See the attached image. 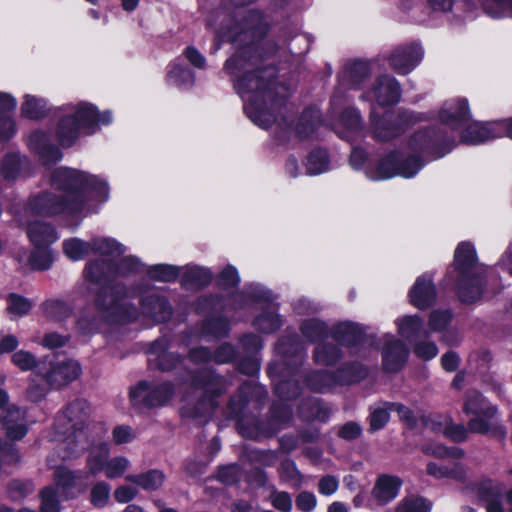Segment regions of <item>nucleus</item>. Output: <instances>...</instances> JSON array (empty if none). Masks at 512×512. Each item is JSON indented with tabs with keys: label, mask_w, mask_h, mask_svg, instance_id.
I'll return each mask as SVG.
<instances>
[{
	"label": "nucleus",
	"mask_w": 512,
	"mask_h": 512,
	"mask_svg": "<svg viewBox=\"0 0 512 512\" xmlns=\"http://www.w3.org/2000/svg\"><path fill=\"white\" fill-rule=\"evenodd\" d=\"M52 190L33 196L22 213L16 215L32 246L52 245L59 239L56 229L44 221H30L32 215L72 216L79 213L90 200L104 203L109 198V186L104 179L83 171L60 167L51 179Z\"/></svg>",
	"instance_id": "nucleus-1"
},
{
	"label": "nucleus",
	"mask_w": 512,
	"mask_h": 512,
	"mask_svg": "<svg viewBox=\"0 0 512 512\" xmlns=\"http://www.w3.org/2000/svg\"><path fill=\"white\" fill-rule=\"evenodd\" d=\"M252 63L237 54L226 61L225 69L235 79V88L244 102L247 117L256 125L268 128L274 123L275 117L270 108L276 107L285 99L290 89L273 79L275 69L265 68L251 71Z\"/></svg>",
	"instance_id": "nucleus-2"
},
{
	"label": "nucleus",
	"mask_w": 512,
	"mask_h": 512,
	"mask_svg": "<svg viewBox=\"0 0 512 512\" xmlns=\"http://www.w3.org/2000/svg\"><path fill=\"white\" fill-rule=\"evenodd\" d=\"M440 123L416 131L408 140L411 154L404 156L391 153L376 167L366 166L365 174L371 180H386L395 176L414 177L426 161L437 160L447 153V116L441 113Z\"/></svg>",
	"instance_id": "nucleus-3"
},
{
	"label": "nucleus",
	"mask_w": 512,
	"mask_h": 512,
	"mask_svg": "<svg viewBox=\"0 0 512 512\" xmlns=\"http://www.w3.org/2000/svg\"><path fill=\"white\" fill-rule=\"evenodd\" d=\"M91 252L101 259L89 262L84 269L85 279L92 284H107L117 275H127L143 268L134 256H123L125 248L111 238H95L90 241Z\"/></svg>",
	"instance_id": "nucleus-4"
},
{
	"label": "nucleus",
	"mask_w": 512,
	"mask_h": 512,
	"mask_svg": "<svg viewBox=\"0 0 512 512\" xmlns=\"http://www.w3.org/2000/svg\"><path fill=\"white\" fill-rule=\"evenodd\" d=\"M90 414V407L86 400L78 399L70 403L65 411L58 415L55 422L56 440L58 450L62 452V459H70L81 455L95 442L90 435L91 429L85 425Z\"/></svg>",
	"instance_id": "nucleus-5"
},
{
	"label": "nucleus",
	"mask_w": 512,
	"mask_h": 512,
	"mask_svg": "<svg viewBox=\"0 0 512 512\" xmlns=\"http://www.w3.org/2000/svg\"><path fill=\"white\" fill-rule=\"evenodd\" d=\"M61 111L56 137L63 147L72 146L82 133L94 134L113 119L111 111L101 113L95 105L84 101L64 105Z\"/></svg>",
	"instance_id": "nucleus-6"
},
{
	"label": "nucleus",
	"mask_w": 512,
	"mask_h": 512,
	"mask_svg": "<svg viewBox=\"0 0 512 512\" xmlns=\"http://www.w3.org/2000/svg\"><path fill=\"white\" fill-rule=\"evenodd\" d=\"M478 255L470 241L460 242L454 251L453 267L457 273L456 290L460 302L473 304L479 301L487 286L485 271L478 269Z\"/></svg>",
	"instance_id": "nucleus-7"
},
{
	"label": "nucleus",
	"mask_w": 512,
	"mask_h": 512,
	"mask_svg": "<svg viewBox=\"0 0 512 512\" xmlns=\"http://www.w3.org/2000/svg\"><path fill=\"white\" fill-rule=\"evenodd\" d=\"M462 410L469 417L468 428L471 433L489 435L498 440L506 438V427L502 423L494 421L499 413L497 405L492 404L482 393L468 391Z\"/></svg>",
	"instance_id": "nucleus-8"
},
{
	"label": "nucleus",
	"mask_w": 512,
	"mask_h": 512,
	"mask_svg": "<svg viewBox=\"0 0 512 512\" xmlns=\"http://www.w3.org/2000/svg\"><path fill=\"white\" fill-rule=\"evenodd\" d=\"M92 444L86 460L87 472L92 476L103 474L107 479L127 476L131 461L122 455L110 456V446L106 442Z\"/></svg>",
	"instance_id": "nucleus-9"
},
{
	"label": "nucleus",
	"mask_w": 512,
	"mask_h": 512,
	"mask_svg": "<svg viewBox=\"0 0 512 512\" xmlns=\"http://www.w3.org/2000/svg\"><path fill=\"white\" fill-rule=\"evenodd\" d=\"M362 339L363 335L358 325L350 322L340 323L335 327L331 341L327 339L317 346L315 360L320 364L332 365L340 357V351L334 345V342L346 346H355L360 345Z\"/></svg>",
	"instance_id": "nucleus-10"
},
{
	"label": "nucleus",
	"mask_w": 512,
	"mask_h": 512,
	"mask_svg": "<svg viewBox=\"0 0 512 512\" xmlns=\"http://www.w3.org/2000/svg\"><path fill=\"white\" fill-rule=\"evenodd\" d=\"M423 115L411 111L399 113L387 112L382 118L376 119L372 112L373 135L380 141L390 140L401 134L407 127L423 120Z\"/></svg>",
	"instance_id": "nucleus-11"
},
{
	"label": "nucleus",
	"mask_w": 512,
	"mask_h": 512,
	"mask_svg": "<svg viewBox=\"0 0 512 512\" xmlns=\"http://www.w3.org/2000/svg\"><path fill=\"white\" fill-rule=\"evenodd\" d=\"M448 439V425L441 424L439 430L434 435L427 436V443L423 447V451L442 461L437 463L430 461L427 464V474L435 479H442L447 476L448 468L445 458L448 456V448L446 447V440Z\"/></svg>",
	"instance_id": "nucleus-12"
},
{
	"label": "nucleus",
	"mask_w": 512,
	"mask_h": 512,
	"mask_svg": "<svg viewBox=\"0 0 512 512\" xmlns=\"http://www.w3.org/2000/svg\"><path fill=\"white\" fill-rule=\"evenodd\" d=\"M0 428L6 431L11 440H20L27 433L26 412L16 405L9 404L8 393L0 388Z\"/></svg>",
	"instance_id": "nucleus-13"
},
{
	"label": "nucleus",
	"mask_w": 512,
	"mask_h": 512,
	"mask_svg": "<svg viewBox=\"0 0 512 512\" xmlns=\"http://www.w3.org/2000/svg\"><path fill=\"white\" fill-rule=\"evenodd\" d=\"M496 139L494 120H472L459 133V140L450 137V152L462 144L465 146H479Z\"/></svg>",
	"instance_id": "nucleus-14"
},
{
	"label": "nucleus",
	"mask_w": 512,
	"mask_h": 512,
	"mask_svg": "<svg viewBox=\"0 0 512 512\" xmlns=\"http://www.w3.org/2000/svg\"><path fill=\"white\" fill-rule=\"evenodd\" d=\"M470 490L475 494L478 503L485 506L486 512H504V486L501 482L483 477L471 483Z\"/></svg>",
	"instance_id": "nucleus-15"
},
{
	"label": "nucleus",
	"mask_w": 512,
	"mask_h": 512,
	"mask_svg": "<svg viewBox=\"0 0 512 512\" xmlns=\"http://www.w3.org/2000/svg\"><path fill=\"white\" fill-rule=\"evenodd\" d=\"M172 394L173 389L169 383L150 386L146 382H141L131 389L130 398L135 406L158 407L164 405Z\"/></svg>",
	"instance_id": "nucleus-16"
},
{
	"label": "nucleus",
	"mask_w": 512,
	"mask_h": 512,
	"mask_svg": "<svg viewBox=\"0 0 512 512\" xmlns=\"http://www.w3.org/2000/svg\"><path fill=\"white\" fill-rule=\"evenodd\" d=\"M96 306L102 317L110 322L125 323L136 318L135 311L112 294H108L105 287L97 296Z\"/></svg>",
	"instance_id": "nucleus-17"
},
{
	"label": "nucleus",
	"mask_w": 512,
	"mask_h": 512,
	"mask_svg": "<svg viewBox=\"0 0 512 512\" xmlns=\"http://www.w3.org/2000/svg\"><path fill=\"white\" fill-rule=\"evenodd\" d=\"M370 101H375L380 106L395 104L400 98L399 83L390 75H383L376 79L372 89L363 95Z\"/></svg>",
	"instance_id": "nucleus-18"
},
{
	"label": "nucleus",
	"mask_w": 512,
	"mask_h": 512,
	"mask_svg": "<svg viewBox=\"0 0 512 512\" xmlns=\"http://www.w3.org/2000/svg\"><path fill=\"white\" fill-rule=\"evenodd\" d=\"M40 373L50 384L61 386L77 379L81 374V367L73 359H62L51 363L49 371L42 372L40 370Z\"/></svg>",
	"instance_id": "nucleus-19"
},
{
	"label": "nucleus",
	"mask_w": 512,
	"mask_h": 512,
	"mask_svg": "<svg viewBox=\"0 0 512 512\" xmlns=\"http://www.w3.org/2000/svg\"><path fill=\"white\" fill-rule=\"evenodd\" d=\"M436 298V288L432 277L428 274L419 276L409 291L410 303L421 310L432 306Z\"/></svg>",
	"instance_id": "nucleus-20"
},
{
	"label": "nucleus",
	"mask_w": 512,
	"mask_h": 512,
	"mask_svg": "<svg viewBox=\"0 0 512 512\" xmlns=\"http://www.w3.org/2000/svg\"><path fill=\"white\" fill-rule=\"evenodd\" d=\"M423 50L418 44L396 49L390 57L392 68L401 75L410 73L422 60Z\"/></svg>",
	"instance_id": "nucleus-21"
},
{
	"label": "nucleus",
	"mask_w": 512,
	"mask_h": 512,
	"mask_svg": "<svg viewBox=\"0 0 512 512\" xmlns=\"http://www.w3.org/2000/svg\"><path fill=\"white\" fill-rule=\"evenodd\" d=\"M57 489L61 490L65 499L75 498L86 490V485L80 483V474L65 467H58L54 473Z\"/></svg>",
	"instance_id": "nucleus-22"
},
{
	"label": "nucleus",
	"mask_w": 512,
	"mask_h": 512,
	"mask_svg": "<svg viewBox=\"0 0 512 512\" xmlns=\"http://www.w3.org/2000/svg\"><path fill=\"white\" fill-rule=\"evenodd\" d=\"M383 367L389 372L400 370L408 356V350L400 340L389 337L383 350Z\"/></svg>",
	"instance_id": "nucleus-23"
},
{
	"label": "nucleus",
	"mask_w": 512,
	"mask_h": 512,
	"mask_svg": "<svg viewBox=\"0 0 512 512\" xmlns=\"http://www.w3.org/2000/svg\"><path fill=\"white\" fill-rule=\"evenodd\" d=\"M401 485L399 477L381 475L374 485L372 496L380 505H385L397 497Z\"/></svg>",
	"instance_id": "nucleus-24"
},
{
	"label": "nucleus",
	"mask_w": 512,
	"mask_h": 512,
	"mask_svg": "<svg viewBox=\"0 0 512 512\" xmlns=\"http://www.w3.org/2000/svg\"><path fill=\"white\" fill-rule=\"evenodd\" d=\"M195 81L193 72L188 69L183 60L175 59L166 68V83L179 89H188Z\"/></svg>",
	"instance_id": "nucleus-25"
},
{
	"label": "nucleus",
	"mask_w": 512,
	"mask_h": 512,
	"mask_svg": "<svg viewBox=\"0 0 512 512\" xmlns=\"http://www.w3.org/2000/svg\"><path fill=\"white\" fill-rule=\"evenodd\" d=\"M28 145L40 155L44 164L56 162L62 156L61 151L49 143L47 135L42 131L32 132L28 137Z\"/></svg>",
	"instance_id": "nucleus-26"
},
{
	"label": "nucleus",
	"mask_w": 512,
	"mask_h": 512,
	"mask_svg": "<svg viewBox=\"0 0 512 512\" xmlns=\"http://www.w3.org/2000/svg\"><path fill=\"white\" fill-rule=\"evenodd\" d=\"M142 313L154 322H162L170 317L171 308L164 297L152 293L142 299Z\"/></svg>",
	"instance_id": "nucleus-27"
},
{
	"label": "nucleus",
	"mask_w": 512,
	"mask_h": 512,
	"mask_svg": "<svg viewBox=\"0 0 512 512\" xmlns=\"http://www.w3.org/2000/svg\"><path fill=\"white\" fill-rule=\"evenodd\" d=\"M369 74L370 67L365 61H356L347 64L340 75V85L345 88H357Z\"/></svg>",
	"instance_id": "nucleus-28"
},
{
	"label": "nucleus",
	"mask_w": 512,
	"mask_h": 512,
	"mask_svg": "<svg viewBox=\"0 0 512 512\" xmlns=\"http://www.w3.org/2000/svg\"><path fill=\"white\" fill-rule=\"evenodd\" d=\"M472 121V112L466 97H457L450 102V131L464 127Z\"/></svg>",
	"instance_id": "nucleus-29"
},
{
	"label": "nucleus",
	"mask_w": 512,
	"mask_h": 512,
	"mask_svg": "<svg viewBox=\"0 0 512 512\" xmlns=\"http://www.w3.org/2000/svg\"><path fill=\"white\" fill-rule=\"evenodd\" d=\"M164 479L163 472L156 469L141 474H128L125 476L126 481L147 491L157 490L162 486Z\"/></svg>",
	"instance_id": "nucleus-30"
},
{
	"label": "nucleus",
	"mask_w": 512,
	"mask_h": 512,
	"mask_svg": "<svg viewBox=\"0 0 512 512\" xmlns=\"http://www.w3.org/2000/svg\"><path fill=\"white\" fill-rule=\"evenodd\" d=\"M212 277L213 274L208 268L187 266L182 274V283L187 287L200 288L208 285Z\"/></svg>",
	"instance_id": "nucleus-31"
},
{
	"label": "nucleus",
	"mask_w": 512,
	"mask_h": 512,
	"mask_svg": "<svg viewBox=\"0 0 512 512\" xmlns=\"http://www.w3.org/2000/svg\"><path fill=\"white\" fill-rule=\"evenodd\" d=\"M48 111V103L44 98L26 94L21 105V113L29 119H40Z\"/></svg>",
	"instance_id": "nucleus-32"
},
{
	"label": "nucleus",
	"mask_w": 512,
	"mask_h": 512,
	"mask_svg": "<svg viewBox=\"0 0 512 512\" xmlns=\"http://www.w3.org/2000/svg\"><path fill=\"white\" fill-rule=\"evenodd\" d=\"M54 261L51 245L33 246L28 257V263L34 270H47Z\"/></svg>",
	"instance_id": "nucleus-33"
},
{
	"label": "nucleus",
	"mask_w": 512,
	"mask_h": 512,
	"mask_svg": "<svg viewBox=\"0 0 512 512\" xmlns=\"http://www.w3.org/2000/svg\"><path fill=\"white\" fill-rule=\"evenodd\" d=\"M150 356H154V358H150V361H156L157 365L162 370H169L174 366V362L177 360V357L167 352V343L165 340H157L152 343L150 348Z\"/></svg>",
	"instance_id": "nucleus-34"
},
{
	"label": "nucleus",
	"mask_w": 512,
	"mask_h": 512,
	"mask_svg": "<svg viewBox=\"0 0 512 512\" xmlns=\"http://www.w3.org/2000/svg\"><path fill=\"white\" fill-rule=\"evenodd\" d=\"M329 163V158L325 150H313L305 160L306 173L311 176L324 173L328 171Z\"/></svg>",
	"instance_id": "nucleus-35"
},
{
	"label": "nucleus",
	"mask_w": 512,
	"mask_h": 512,
	"mask_svg": "<svg viewBox=\"0 0 512 512\" xmlns=\"http://www.w3.org/2000/svg\"><path fill=\"white\" fill-rule=\"evenodd\" d=\"M254 325L265 333L277 330L281 326V320L276 313V307L269 303L265 311L255 319Z\"/></svg>",
	"instance_id": "nucleus-36"
},
{
	"label": "nucleus",
	"mask_w": 512,
	"mask_h": 512,
	"mask_svg": "<svg viewBox=\"0 0 512 512\" xmlns=\"http://www.w3.org/2000/svg\"><path fill=\"white\" fill-rule=\"evenodd\" d=\"M64 254L72 261H79L91 252L90 242L79 238H71L63 241Z\"/></svg>",
	"instance_id": "nucleus-37"
},
{
	"label": "nucleus",
	"mask_w": 512,
	"mask_h": 512,
	"mask_svg": "<svg viewBox=\"0 0 512 512\" xmlns=\"http://www.w3.org/2000/svg\"><path fill=\"white\" fill-rule=\"evenodd\" d=\"M481 8L492 18L512 17V0H479Z\"/></svg>",
	"instance_id": "nucleus-38"
},
{
	"label": "nucleus",
	"mask_w": 512,
	"mask_h": 512,
	"mask_svg": "<svg viewBox=\"0 0 512 512\" xmlns=\"http://www.w3.org/2000/svg\"><path fill=\"white\" fill-rule=\"evenodd\" d=\"M398 332L402 337L409 340L417 337L423 327L422 320L419 316H404L396 320Z\"/></svg>",
	"instance_id": "nucleus-39"
},
{
	"label": "nucleus",
	"mask_w": 512,
	"mask_h": 512,
	"mask_svg": "<svg viewBox=\"0 0 512 512\" xmlns=\"http://www.w3.org/2000/svg\"><path fill=\"white\" fill-rule=\"evenodd\" d=\"M181 272V268L168 264H157L147 269L148 276L157 281L172 282L175 281Z\"/></svg>",
	"instance_id": "nucleus-40"
},
{
	"label": "nucleus",
	"mask_w": 512,
	"mask_h": 512,
	"mask_svg": "<svg viewBox=\"0 0 512 512\" xmlns=\"http://www.w3.org/2000/svg\"><path fill=\"white\" fill-rule=\"evenodd\" d=\"M111 493V486L105 481L94 484L90 492V501L94 507L103 508L107 505Z\"/></svg>",
	"instance_id": "nucleus-41"
},
{
	"label": "nucleus",
	"mask_w": 512,
	"mask_h": 512,
	"mask_svg": "<svg viewBox=\"0 0 512 512\" xmlns=\"http://www.w3.org/2000/svg\"><path fill=\"white\" fill-rule=\"evenodd\" d=\"M367 373V369L362 364H351L340 371L339 382L342 384L357 382L364 379Z\"/></svg>",
	"instance_id": "nucleus-42"
},
{
	"label": "nucleus",
	"mask_w": 512,
	"mask_h": 512,
	"mask_svg": "<svg viewBox=\"0 0 512 512\" xmlns=\"http://www.w3.org/2000/svg\"><path fill=\"white\" fill-rule=\"evenodd\" d=\"M430 503L420 497L403 499L397 506L395 512H430Z\"/></svg>",
	"instance_id": "nucleus-43"
},
{
	"label": "nucleus",
	"mask_w": 512,
	"mask_h": 512,
	"mask_svg": "<svg viewBox=\"0 0 512 512\" xmlns=\"http://www.w3.org/2000/svg\"><path fill=\"white\" fill-rule=\"evenodd\" d=\"M389 402L376 405L371 408L370 413V427L371 430H379L385 426V424L389 421V412H391L390 408H388Z\"/></svg>",
	"instance_id": "nucleus-44"
},
{
	"label": "nucleus",
	"mask_w": 512,
	"mask_h": 512,
	"mask_svg": "<svg viewBox=\"0 0 512 512\" xmlns=\"http://www.w3.org/2000/svg\"><path fill=\"white\" fill-rule=\"evenodd\" d=\"M302 333L310 341H317L326 337L327 328L323 322L317 319H309L303 323Z\"/></svg>",
	"instance_id": "nucleus-45"
},
{
	"label": "nucleus",
	"mask_w": 512,
	"mask_h": 512,
	"mask_svg": "<svg viewBox=\"0 0 512 512\" xmlns=\"http://www.w3.org/2000/svg\"><path fill=\"white\" fill-rule=\"evenodd\" d=\"M11 361L22 371L33 370L41 365V362H38L32 353L25 350L15 352L11 357Z\"/></svg>",
	"instance_id": "nucleus-46"
},
{
	"label": "nucleus",
	"mask_w": 512,
	"mask_h": 512,
	"mask_svg": "<svg viewBox=\"0 0 512 512\" xmlns=\"http://www.w3.org/2000/svg\"><path fill=\"white\" fill-rule=\"evenodd\" d=\"M41 512H60L57 491L54 487H45L41 493Z\"/></svg>",
	"instance_id": "nucleus-47"
},
{
	"label": "nucleus",
	"mask_w": 512,
	"mask_h": 512,
	"mask_svg": "<svg viewBox=\"0 0 512 512\" xmlns=\"http://www.w3.org/2000/svg\"><path fill=\"white\" fill-rule=\"evenodd\" d=\"M30 302L18 295H11L8 299L7 310L11 317H20L29 312Z\"/></svg>",
	"instance_id": "nucleus-48"
},
{
	"label": "nucleus",
	"mask_w": 512,
	"mask_h": 512,
	"mask_svg": "<svg viewBox=\"0 0 512 512\" xmlns=\"http://www.w3.org/2000/svg\"><path fill=\"white\" fill-rule=\"evenodd\" d=\"M21 167L20 156L16 153L7 154L2 162V174L7 179H15Z\"/></svg>",
	"instance_id": "nucleus-49"
},
{
	"label": "nucleus",
	"mask_w": 512,
	"mask_h": 512,
	"mask_svg": "<svg viewBox=\"0 0 512 512\" xmlns=\"http://www.w3.org/2000/svg\"><path fill=\"white\" fill-rule=\"evenodd\" d=\"M34 489L31 481L13 480L8 486V492L12 499L19 500L30 494Z\"/></svg>",
	"instance_id": "nucleus-50"
},
{
	"label": "nucleus",
	"mask_w": 512,
	"mask_h": 512,
	"mask_svg": "<svg viewBox=\"0 0 512 512\" xmlns=\"http://www.w3.org/2000/svg\"><path fill=\"white\" fill-rule=\"evenodd\" d=\"M339 124L349 131H356L361 124V119L356 109H346L340 116Z\"/></svg>",
	"instance_id": "nucleus-51"
},
{
	"label": "nucleus",
	"mask_w": 512,
	"mask_h": 512,
	"mask_svg": "<svg viewBox=\"0 0 512 512\" xmlns=\"http://www.w3.org/2000/svg\"><path fill=\"white\" fill-rule=\"evenodd\" d=\"M269 499L273 507L280 512H289L292 508V498L287 492L274 491Z\"/></svg>",
	"instance_id": "nucleus-52"
},
{
	"label": "nucleus",
	"mask_w": 512,
	"mask_h": 512,
	"mask_svg": "<svg viewBox=\"0 0 512 512\" xmlns=\"http://www.w3.org/2000/svg\"><path fill=\"white\" fill-rule=\"evenodd\" d=\"M137 494L138 489L136 487L123 484L114 490L113 496L118 503L125 504L135 499Z\"/></svg>",
	"instance_id": "nucleus-53"
},
{
	"label": "nucleus",
	"mask_w": 512,
	"mask_h": 512,
	"mask_svg": "<svg viewBox=\"0 0 512 512\" xmlns=\"http://www.w3.org/2000/svg\"><path fill=\"white\" fill-rule=\"evenodd\" d=\"M112 438L116 445L129 443L135 438V432L129 426L119 425L113 429Z\"/></svg>",
	"instance_id": "nucleus-54"
},
{
	"label": "nucleus",
	"mask_w": 512,
	"mask_h": 512,
	"mask_svg": "<svg viewBox=\"0 0 512 512\" xmlns=\"http://www.w3.org/2000/svg\"><path fill=\"white\" fill-rule=\"evenodd\" d=\"M19 454L14 444L0 439V462L16 463Z\"/></svg>",
	"instance_id": "nucleus-55"
},
{
	"label": "nucleus",
	"mask_w": 512,
	"mask_h": 512,
	"mask_svg": "<svg viewBox=\"0 0 512 512\" xmlns=\"http://www.w3.org/2000/svg\"><path fill=\"white\" fill-rule=\"evenodd\" d=\"M469 432L468 425L455 424L450 418V442L463 443L468 439Z\"/></svg>",
	"instance_id": "nucleus-56"
},
{
	"label": "nucleus",
	"mask_w": 512,
	"mask_h": 512,
	"mask_svg": "<svg viewBox=\"0 0 512 512\" xmlns=\"http://www.w3.org/2000/svg\"><path fill=\"white\" fill-rule=\"evenodd\" d=\"M239 281L238 272L233 266L225 267L219 275V283L223 287L236 286Z\"/></svg>",
	"instance_id": "nucleus-57"
},
{
	"label": "nucleus",
	"mask_w": 512,
	"mask_h": 512,
	"mask_svg": "<svg viewBox=\"0 0 512 512\" xmlns=\"http://www.w3.org/2000/svg\"><path fill=\"white\" fill-rule=\"evenodd\" d=\"M494 125L496 139L507 137L512 140V117L494 120Z\"/></svg>",
	"instance_id": "nucleus-58"
},
{
	"label": "nucleus",
	"mask_w": 512,
	"mask_h": 512,
	"mask_svg": "<svg viewBox=\"0 0 512 512\" xmlns=\"http://www.w3.org/2000/svg\"><path fill=\"white\" fill-rule=\"evenodd\" d=\"M448 322V314L445 310H435L430 315L429 325L433 330H442Z\"/></svg>",
	"instance_id": "nucleus-59"
},
{
	"label": "nucleus",
	"mask_w": 512,
	"mask_h": 512,
	"mask_svg": "<svg viewBox=\"0 0 512 512\" xmlns=\"http://www.w3.org/2000/svg\"><path fill=\"white\" fill-rule=\"evenodd\" d=\"M361 427L355 422H348L339 430V436L346 440H353L360 436Z\"/></svg>",
	"instance_id": "nucleus-60"
},
{
	"label": "nucleus",
	"mask_w": 512,
	"mask_h": 512,
	"mask_svg": "<svg viewBox=\"0 0 512 512\" xmlns=\"http://www.w3.org/2000/svg\"><path fill=\"white\" fill-rule=\"evenodd\" d=\"M296 505L302 511H311L316 506V498L312 493L302 492L296 499Z\"/></svg>",
	"instance_id": "nucleus-61"
},
{
	"label": "nucleus",
	"mask_w": 512,
	"mask_h": 512,
	"mask_svg": "<svg viewBox=\"0 0 512 512\" xmlns=\"http://www.w3.org/2000/svg\"><path fill=\"white\" fill-rule=\"evenodd\" d=\"M319 492L323 495H332L338 489V480L333 476H325L319 481Z\"/></svg>",
	"instance_id": "nucleus-62"
},
{
	"label": "nucleus",
	"mask_w": 512,
	"mask_h": 512,
	"mask_svg": "<svg viewBox=\"0 0 512 512\" xmlns=\"http://www.w3.org/2000/svg\"><path fill=\"white\" fill-rule=\"evenodd\" d=\"M235 357V349L230 344H224L214 354V359L218 363H226Z\"/></svg>",
	"instance_id": "nucleus-63"
},
{
	"label": "nucleus",
	"mask_w": 512,
	"mask_h": 512,
	"mask_svg": "<svg viewBox=\"0 0 512 512\" xmlns=\"http://www.w3.org/2000/svg\"><path fill=\"white\" fill-rule=\"evenodd\" d=\"M415 353L424 359H431L438 353V349L434 343L424 342L416 345Z\"/></svg>",
	"instance_id": "nucleus-64"
}]
</instances>
